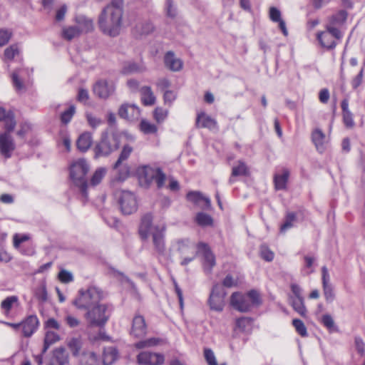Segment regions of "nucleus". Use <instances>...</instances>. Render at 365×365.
Here are the masks:
<instances>
[{
	"mask_svg": "<svg viewBox=\"0 0 365 365\" xmlns=\"http://www.w3.org/2000/svg\"><path fill=\"white\" fill-rule=\"evenodd\" d=\"M123 0H112L98 17L99 30L106 36L116 37L123 26Z\"/></svg>",
	"mask_w": 365,
	"mask_h": 365,
	"instance_id": "nucleus-1",
	"label": "nucleus"
},
{
	"mask_svg": "<svg viewBox=\"0 0 365 365\" xmlns=\"http://www.w3.org/2000/svg\"><path fill=\"white\" fill-rule=\"evenodd\" d=\"M262 303L260 295L256 290H250L246 294L236 292L230 296V306L240 312H247L255 306Z\"/></svg>",
	"mask_w": 365,
	"mask_h": 365,
	"instance_id": "nucleus-2",
	"label": "nucleus"
},
{
	"mask_svg": "<svg viewBox=\"0 0 365 365\" xmlns=\"http://www.w3.org/2000/svg\"><path fill=\"white\" fill-rule=\"evenodd\" d=\"M111 314V308L106 304L98 303L89 308L84 314V319L89 327H103Z\"/></svg>",
	"mask_w": 365,
	"mask_h": 365,
	"instance_id": "nucleus-3",
	"label": "nucleus"
},
{
	"mask_svg": "<svg viewBox=\"0 0 365 365\" xmlns=\"http://www.w3.org/2000/svg\"><path fill=\"white\" fill-rule=\"evenodd\" d=\"M89 170V165L84 159H78L70 166V177L72 181L78 186L82 192L86 195L87 181L86 175Z\"/></svg>",
	"mask_w": 365,
	"mask_h": 365,
	"instance_id": "nucleus-4",
	"label": "nucleus"
},
{
	"mask_svg": "<svg viewBox=\"0 0 365 365\" xmlns=\"http://www.w3.org/2000/svg\"><path fill=\"white\" fill-rule=\"evenodd\" d=\"M102 297V294L96 287H90L88 289L79 292L78 296L73 301V304L78 309H86L97 304Z\"/></svg>",
	"mask_w": 365,
	"mask_h": 365,
	"instance_id": "nucleus-5",
	"label": "nucleus"
},
{
	"mask_svg": "<svg viewBox=\"0 0 365 365\" xmlns=\"http://www.w3.org/2000/svg\"><path fill=\"white\" fill-rule=\"evenodd\" d=\"M119 144L117 135L103 134L101 141L94 148L95 158L108 156L118 148Z\"/></svg>",
	"mask_w": 365,
	"mask_h": 365,
	"instance_id": "nucleus-6",
	"label": "nucleus"
},
{
	"mask_svg": "<svg viewBox=\"0 0 365 365\" xmlns=\"http://www.w3.org/2000/svg\"><path fill=\"white\" fill-rule=\"evenodd\" d=\"M341 37V32L331 26H327L325 31L319 32L317 35L321 46L327 50L334 49L337 44V41Z\"/></svg>",
	"mask_w": 365,
	"mask_h": 365,
	"instance_id": "nucleus-7",
	"label": "nucleus"
},
{
	"mask_svg": "<svg viewBox=\"0 0 365 365\" xmlns=\"http://www.w3.org/2000/svg\"><path fill=\"white\" fill-rule=\"evenodd\" d=\"M176 249L180 254L181 265L185 266L192 262L196 257L197 245H195L188 240H178L175 244Z\"/></svg>",
	"mask_w": 365,
	"mask_h": 365,
	"instance_id": "nucleus-8",
	"label": "nucleus"
},
{
	"mask_svg": "<svg viewBox=\"0 0 365 365\" xmlns=\"http://www.w3.org/2000/svg\"><path fill=\"white\" fill-rule=\"evenodd\" d=\"M121 212L124 215H131L138 210V200L132 192L121 190L116 193Z\"/></svg>",
	"mask_w": 365,
	"mask_h": 365,
	"instance_id": "nucleus-9",
	"label": "nucleus"
},
{
	"mask_svg": "<svg viewBox=\"0 0 365 365\" xmlns=\"http://www.w3.org/2000/svg\"><path fill=\"white\" fill-rule=\"evenodd\" d=\"M225 296L226 293L223 289L218 284H215L207 301L210 309L221 312L225 305Z\"/></svg>",
	"mask_w": 365,
	"mask_h": 365,
	"instance_id": "nucleus-10",
	"label": "nucleus"
},
{
	"mask_svg": "<svg viewBox=\"0 0 365 365\" xmlns=\"http://www.w3.org/2000/svg\"><path fill=\"white\" fill-rule=\"evenodd\" d=\"M197 250L203 255L204 260L202 265L205 272L210 273L216 264L215 255L210 251L207 244L204 242H199L197 244Z\"/></svg>",
	"mask_w": 365,
	"mask_h": 365,
	"instance_id": "nucleus-11",
	"label": "nucleus"
},
{
	"mask_svg": "<svg viewBox=\"0 0 365 365\" xmlns=\"http://www.w3.org/2000/svg\"><path fill=\"white\" fill-rule=\"evenodd\" d=\"M10 132L6 130L0 133V153L6 158H10L15 150V143Z\"/></svg>",
	"mask_w": 365,
	"mask_h": 365,
	"instance_id": "nucleus-12",
	"label": "nucleus"
},
{
	"mask_svg": "<svg viewBox=\"0 0 365 365\" xmlns=\"http://www.w3.org/2000/svg\"><path fill=\"white\" fill-rule=\"evenodd\" d=\"M115 91V86L112 81L100 80L93 86V93L98 98L106 99Z\"/></svg>",
	"mask_w": 365,
	"mask_h": 365,
	"instance_id": "nucleus-13",
	"label": "nucleus"
},
{
	"mask_svg": "<svg viewBox=\"0 0 365 365\" xmlns=\"http://www.w3.org/2000/svg\"><path fill=\"white\" fill-rule=\"evenodd\" d=\"M165 232V225H162L155 226L153 230H152V233H150L155 250L159 255H163L165 250L164 242Z\"/></svg>",
	"mask_w": 365,
	"mask_h": 365,
	"instance_id": "nucleus-14",
	"label": "nucleus"
},
{
	"mask_svg": "<svg viewBox=\"0 0 365 365\" xmlns=\"http://www.w3.org/2000/svg\"><path fill=\"white\" fill-rule=\"evenodd\" d=\"M137 359L140 365H161L164 363L165 357L159 353L143 351L138 355Z\"/></svg>",
	"mask_w": 365,
	"mask_h": 365,
	"instance_id": "nucleus-15",
	"label": "nucleus"
},
{
	"mask_svg": "<svg viewBox=\"0 0 365 365\" xmlns=\"http://www.w3.org/2000/svg\"><path fill=\"white\" fill-rule=\"evenodd\" d=\"M118 115L120 118L132 122L138 120L140 110L134 104H123L118 110Z\"/></svg>",
	"mask_w": 365,
	"mask_h": 365,
	"instance_id": "nucleus-16",
	"label": "nucleus"
},
{
	"mask_svg": "<svg viewBox=\"0 0 365 365\" xmlns=\"http://www.w3.org/2000/svg\"><path fill=\"white\" fill-rule=\"evenodd\" d=\"M147 326L145 318L139 314L135 315L132 321L130 334L136 338L143 337L146 334Z\"/></svg>",
	"mask_w": 365,
	"mask_h": 365,
	"instance_id": "nucleus-17",
	"label": "nucleus"
},
{
	"mask_svg": "<svg viewBox=\"0 0 365 365\" xmlns=\"http://www.w3.org/2000/svg\"><path fill=\"white\" fill-rule=\"evenodd\" d=\"M322 287L324 297L328 302H331L334 299V293L331 284H330V276L327 268L324 266L322 268Z\"/></svg>",
	"mask_w": 365,
	"mask_h": 365,
	"instance_id": "nucleus-18",
	"label": "nucleus"
},
{
	"mask_svg": "<svg viewBox=\"0 0 365 365\" xmlns=\"http://www.w3.org/2000/svg\"><path fill=\"white\" fill-rule=\"evenodd\" d=\"M39 321L36 315H30L21 322L24 336L30 337L38 329Z\"/></svg>",
	"mask_w": 365,
	"mask_h": 365,
	"instance_id": "nucleus-19",
	"label": "nucleus"
},
{
	"mask_svg": "<svg viewBox=\"0 0 365 365\" xmlns=\"http://www.w3.org/2000/svg\"><path fill=\"white\" fill-rule=\"evenodd\" d=\"M159 173V168H154L150 165H142L138 168L137 174L141 180L150 184L154 180L155 176Z\"/></svg>",
	"mask_w": 365,
	"mask_h": 365,
	"instance_id": "nucleus-20",
	"label": "nucleus"
},
{
	"mask_svg": "<svg viewBox=\"0 0 365 365\" xmlns=\"http://www.w3.org/2000/svg\"><path fill=\"white\" fill-rule=\"evenodd\" d=\"M147 71V67L143 61L125 62L121 68V73L125 75H130L133 73H142Z\"/></svg>",
	"mask_w": 365,
	"mask_h": 365,
	"instance_id": "nucleus-21",
	"label": "nucleus"
},
{
	"mask_svg": "<svg viewBox=\"0 0 365 365\" xmlns=\"http://www.w3.org/2000/svg\"><path fill=\"white\" fill-rule=\"evenodd\" d=\"M74 21L76 24V26L78 27L81 34L89 33L94 30L93 20L85 15H77Z\"/></svg>",
	"mask_w": 365,
	"mask_h": 365,
	"instance_id": "nucleus-22",
	"label": "nucleus"
},
{
	"mask_svg": "<svg viewBox=\"0 0 365 365\" xmlns=\"http://www.w3.org/2000/svg\"><path fill=\"white\" fill-rule=\"evenodd\" d=\"M196 125L198 128H205L209 130L217 128V121L204 112H201L197 114Z\"/></svg>",
	"mask_w": 365,
	"mask_h": 365,
	"instance_id": "nucleus-23",
	"label": "nucleus"
},
{
	"mask_svg": "<svg viewBox=\"0 0 365 365\" xmlns=\"http://www.w3.org/2000/svg\"><path fill=\"white\" fill-rule=\"evenodd\" d=\"M164 63L165 66L172 71H179L182 68V61L176 57L172 51H168L164 57Z\"/></svg>",
	"mask_w": 365,
	"mask_h": 365,
	"instance_id": "nucleus-24",
	"label": "nucleus"
},
{
	"mask_svg": "<svg viewBox=\"0 0 365 365\" xmlns=\"http://www.w3.org/2000/svg\"><path fill=\"white\" fill-rule=\"evenodd\" d=\"M19 306V297L16 295H11L6 297L4 300L1 301L0 304V308L2 313L8 317L11 311L13 308L17 307Z\"/></svg>",
	"mask_w": 365,
	"mask_h": 365,
	"instance_id": "nucleus-25",
	"label": "nucleus"
},
{
	"mask_svg": "<svg viewBox=\"0 0 365 365\" xmlns=\"http://www.w3.org/2000/svg\"><path fill=\"white\" fill-rule=\"evenodd\" d=\"M68 362V355L63 347H58L53 350V355L48 365H66Z\"/></svg>",
	"mask_w": 365,
	"mask_h": 365,
	"instance_id": "nucleus-26",
	"label": "nucleus"
},
{
	"mask_svg": "<svg viewBox=\"0 0 365 365\" xmlns=\"http://www.w3.org/2000/svg\"><path fill=\"white\" fill-rule=\"evenodd\" d=\"M187 199L201 207H206L209 208L211 205L210 200L209 197H205L200 192H190L187 194Z\"/></svg>",
	"mask_w": 365,
	"mask_h": 365,
	"instance_id": "nucleus-27",
	"label": "nucleus"
},
{
	"mask_svg": "<svg viewBox=\"0 0 365 365\" xmlns=\"http://www.w3.org/2000/svg\"><path fill=\"white\" fill-rule=\"evenodd\" d=\"M0 120L4 122V127L7 131H12L16 126L14 113L0 107Z\"/></svg>",
	"mask_w": 365,
	"mask_h": 365,
	"instance_id": "nucleus-28",
	"label": "nucleus"
},
{
	"mask_svg": "<svg viewBox=\"0 0 365 365\" xmlns=\"http://www.w3.org/2000/svg\"><path fill=\"white\" fill-rule=\"evenodd\" d=\"M269 16L272 21L279 24V27L282 32L287 36L288 35V31L284 21L281 18L280 11L277 8L272 6L269 8Z\"/></svg>",
	"mask_w": 365,
	"mask_h": 365,
	"instance_id": "nucleus-29",
	"label": "nucleus"
},
{
	"mask_svg": "<svg viewBox=\"0 0 365 365\" xmlns=\"http://www.w3.org/2000/svg\"><path fill=\"white\" fill-rule=\"evenodd\" d=\"M312 140L319 153L325 150L326 137L320 129H315L312 133Z\"/></svg>",
	"mask_w": 365,
	"mask_h": 365,
	"instance_id": "nucleus-30",
	"label": "nucleus"
},
{
	"mask_svg": "<svg viewBox=\"0 0 365 365\" xmlns=\"http://www.w3.org/2000/svg\"><path fill=\"white\" fill-rule=\"evenodd\" d=\"M249 175V168L243 161H238L236 165L232 169L231 177L229 180L230 183L234 182V178L238 176H247Z\"/></svg>",
	"mask_w": 365,
	"mask_h": 365,
	"instance_id": "nucleus-31",
	"label": "nucleus"
},
{
	"mask_svg": "<svg viewBox=\"0 0 365 365\" xmlns=\"http://www.w3.org/2000/svg\"><path fill=\"white\" fill-rule=\"evenodd\" d=\"M289 303L293 309L303 317H307V310L304 305V298H294L290 296L289 297Z\"/></svg>",
	"mask_w": 365,
	"mask_h": 365,
	"instance_id": "nucleus-32",
	"label": "nucleus"
},
{
	"mask_svg": "<svg viewBox=\"0 0 365 365\" xmlns=\"http://www.w3.org/2000/svg\"><path fill=\"white\" fill-rule=\"evenodd\" d=\"M78 357L81 365L98 364V357L93 351H84Z\"/></svg>",
	"mask_w": 365,
	"mask_h": 365,
	"instance_id": "nucleus-33",
	"label": "nucleus"
},
{
	"mask_svg": "<svg viewBox=\"0 0 365 365\" xmlns=\"http://www.w3.org/2000/svg\"><path fill=\"white\" fill-rule=\"evenodd\" d=\"M93 142L92 135L88 132L82 133L77 140V148L82 152L89 149Z\"/></svg>",
	"mask_w": 365,
	"mask_h": 365,
	"instance_id": "nucleus-34",
	"label": "nucleus"
},
{
	"mask_svg": "<svg viewBox=\"0 0 365 365\" xmlns=\"http://www.w3.org/2000/svg\"><path fill=\"white\" fill-rule=\"evenodd\" d=\"M118 351L114 346H108L104 349L103 361L105 365H110L117 360Z\"/></svg>",
	"mask_w": 365,
	"mask_h": 365,
	"instance_id": "nucleus-35",
	"label": "nucleus"
},
{
	"mask_svg": "<svg viewBox=\"0 0 365 365\" xmlns=\"http://www.w3.org/2000/svg\"><path fill=\"white\" fill-rule=\"evenodd\" d=\"M141 101L145 106H152L155 103V96L150 86L140 88Z\"/></svg>",
	"mask_w": 365,
	"mask_h": 365,
	"instance_id": "nucleus-36",
	"label": "nucleus"
},
{
	"mask_svg": "<svg viewBox=\"0 0 365 365\" xmlns=\"http://www.w3.org/2000/svg\"><path fill=\"white\" fill-rule=\"evenodd\" d=\"M289 177V172L286 169L283 170L282 173L276 174L274 178L275 188L277 190L285 189Z\"/></svg>",
	"mask_w": 365,
	"mask_h": 365,
	"instance_id": "nucleus-37",
	"label": "nucleus"
},
{
	"mask_svg": "<svg viewBox=\"0 0 365 365\" xmlns=\"http://www.w3.org/2000/svg\"><path fill=\"white\" fill-rule=\"evenodd\" d=\"M60 339L61 337L56 332L49 330L46 331L42 352L45 353L52 344L58 342Z\"/></svg>",
	"mask_w": 365,
	"mask_h": 365,
	"instance_id": "nucleus-38",
	"label": "nucleus"
},
{
	"mask_svg": "<svg viewBox=\"0 0 365 365\" xmlns=\"http://www.w3.org/2000/svg\"><path fill=\"white\" fill-rule=\"evenodd\" d=\"M152 217L150 215L144 216L142 219L141 225L140 227V233L143 237H147V233H152L155 227L151 226Z\"/></svg>",
	"mask_w": 365,
	"mask_h": 365,
	"instance_id": "nucleus-39",
	"label": "nucleus"
},
{
	"mask_svg": "<svg viewBox=\"0 0 365 365\" xmlns=\"http://www.w3.org/2000/svg\"><path fill=\"white\" fill-rule=\"evenodd\" d=\"M140 130L144 134H155L158 132V127L151 122L142 119L139 125Z\"/></svg>",
	"mask_w": 365,
	"mask_h": 365,
	"instance_id": "nucleus-40",
	"label": "nucleus"
},
{
	"mask_svg": "<svg viewBox=\"0 0 365 365\" xmlns=\"http://www.w3.org/2000/svg\"><path fill=\"white\" fill-rule=\"evenodd\" d=\"M34 295L36 298L44 302L48 299V292L46 289V284L45 282H41L34 289Z\"/></svg>",
	"mask_w": 365,
	"mask_h": 365,
	"instance_id": "nucleus-41",
	"label": "nucleus"
},
{
	"mask_svg": "<svg viewBox=\"0 0 365 365\" xmlns=\"http://www.w3.org/2000/svg\"><path fill=\"white\" fill-rule=\"evenodd\" d=\"M68 347L74 356H79L82 347V341L78 338H72L67 343Z\"/></svg>",
	"mask_w": 365,
	"mask_h": 365,
	"instance_id": "nucleus-42",
	"label": "nucleus"
},
{
	"mask_svg": "<svg viewBox=\"0 0 365 365\" xmlns=\"http://www.w3.org/2000/svg\"><path fill=\"white\" fill-rule=\"evenodd\" d=\"M107 173L105 168H98L96 170L91 179V185L96 186L101 183Z\"/></svg>",
	"mask_w": 365,
	"mask_h": 365,
	"instance_id": "nucleus-43",
	"label": "nucleus"
},
{
	"mask_svg": "<svg viewBox=\"0 0 365 365\" xmlns=\"http://www.w3.org/2000/svg\"><path fill=\"white\" fill-rule=\"evenodd\" d=\"M346 11L344 10H341L331 17L330 24L329 26L334 27V26L341 25L346 21Z\"/></svg>",
	"mask_w": 365,
	"mask_h": 365,
	"instance_id": "nucleus-44",
	"label": "nucleus"
},
{
	"mask_svg": "<svg viewBox=\"0 0 365 365\" xmlns=\"http://www.w3.org/2000/svg\"><path fill=\"white\" fill-rule=\"evenodd\" d=\"M62 33L63 37L68 41L78 36L81 34L76 26L64 28Z\"/></svg>",
	"mask_w": 365,
	"mask_h": 365,
	"instance_id": "nucleus-45",
	"label": "nucleus"
},
{
	"mask_svg": "<svg viewBox=\"0 0 365 365\" xmlns=\"http://www.w3.org/2000/svg\"><path fill=\"white\" fill-rule=\"evenodd\" d=\"M133 147L130 146V145H125L123 147V149L120 152V156L118 159V160L116 161V163H115L114 165V168L116 169L118 168V166L120 165V164L127 160L128 158V157L130 156V155L131 154V153L133 152Z\"/></svg>",
	"mask_w": 365,
	"mask_h": 365,
	"instance_id": "nucleus-46",
	"label": "nucleus"
},
{
	"mask_svg": "<svg viewBox=\"0 0 365 365\" xmlns=\"http://www.w3.org/2000/svg\"><path fill=\"white\" fill-rule=\"evenodd\" d=\"M196 222L202 227L210 226L212 225L213 220L212 217L204 212H199L195 217Z\"/></svg>",
	"mask_w": 365,
	"mask_h": 365,
	"instance_id": "nucleus-47",
	"label": "nucleus"
},
{
	"mask_svg": "<svg viewBox=\"0 0 365 365\" xmlns=\"http://www.w3.org/2000/svg\"><path fill=\"white\" fill-rule=\"evenodd\" d=\"M296 221V216L294 213H288L286 216L284 222L281 225L280 232H285L287 230L292 228L294 226V223Z\"/></svg>",
	"mask_w": 365,
	"mask_h": 365,
	"instance_id": "nucleus-48",
	"label": "nucleus"
},
{
	"mask_svg": "<svg viewBox=\"0 0 365 365\" xmlns=\"http://www.w3.org/2000/svg\"><path fill=\"white\" fill-rule=\"evenodd\" d=\"M168 115V110L157 107L153 111V117L157 123H163Z\"/></svg>",
	"mask_w": 365,
	"mask_h": 365,
	"instance_id": "nucleus-49",
	"label": "nucleus"
},
{
	"mask_svg": "<svg viewBox=\"0 0 365 365\" xmlns=\"http://www.w3.org/2000/svg\"><path fill=\"white\" fill-rule=\"evenodd\" d=\"M292 325L301 336L305 337L308 335L307 328L302 320L294 319L292 320Z\"/></svg>",
	"mask_w": 365,
	"mask_h": 365,
	"instance_id": "nucleus-50",
	"label": "nucleus"
},
{
	"mask_svg": "<svg viewBox=\"0 0 365 365\" xmlns=\"http://www.w3.org/2000/svg\"><path fill=\"white\" fill-rule=\"evenodd\" d=\"M19 53V48L16 45H11L6 48L4 53V61H11Z\"/></svg>",
	"mask_w": 365,
	"mask_h": 365,
	"instance_id": "nucleus-51",
	"label": "nucleus"
},
{
	"mask_svg": "<svg viewBox=\"0 0 365 365\" xmlns=\"http://www.w3.org/2000/svg\"><path fill=\"white\" fill-rule=\"evenodd\" d=\"M76 112V108L73 105L69 106V108L65 110L61 115V120L63 123H68L73 118Z\"/></svg>",
	"mask_w": 365,
	"mask_h": 365,
	"instance_id": "nucleus-52",
	"label": "nucleus"
},
{
	"mask_svg": "<svg viewBox=\"0 0 365 365\" xmlns=\"http://www.w3.org/2000/svg\"><path fill=\"white\" fill-rule=\"evenodd\" d=\"M20 72L21 70L19 69L14 71L11 74L13 85L17 91H21L24 88L23 81L19 76Z\"/></svg>",
	"mask_w": 365,
	"mask_h": 365,
	"instance_id": "nucleus-53",
	"label": "nucleus"
},
{
	"mask_svg": "<svg viewBox=\"0 0 365 365\" xmlns=\"http://www.w3.org/2000/svg\"><path fill=\"white\" fill-rule=\"evenodd\" d=\"M64 321L66 323V324L70 328H72V329L78 327L81 324V322L78 318H77L76 317H75L71 314H68L65 317Z\"/></svg>",
	"mask_w": 365,
	"mask_h": 365,
	"instance_id": "nucleus-54",
	"label": "nucleus"
},
{
	"mask_svg": "<svg viewBox=\"0 0 365 365\" xmlns=\"http://www.w3.org/2000/svg\"><path fill=\"white\" fill-rule=\"evenodd\" d=\"M354 346L359 354L361 356L365 354V343L361 336L354 337Z\"/></svg>",
	"mask_w": 365,
	"mask_h": 365,
	"instance_id": "nucleus-55",
	"label": "nucleus"
},
{
	"mask_svg": "<svg viewBox=\"0 0 365 365\" xmlns=\"http://www.w3.org/2000/svg\"><path fill=\"white\" fill-rule=\"evenodd\" d=\"M204 356L208 365H218L215 354L212 349L208 348L205 349Z\"/></svg>",
	"mask_w": 365,
	"mask_h": 365,
	"instance_id": "nucleus-56",
	"label": "nucleus"
},
{
	"mask_svg": "<svg viewBox=\"0 0 365 365\" xmlns=\"http://www.w3.org/2000/svg\"><path fill=\"white\" fill-rule=\"evenodd\" d=\"M260 256L264 260L271 262L273 260L274 255L267 246L262 245L260 247Z\"/></svg>",
	"mask_w": 365,
	"mask_h": 365,
	"instance_id": "nucleus-57",
	"label": "nucleus"
},
{
	"mask_svg": "<svg viewBox=\"0 0 365 365\" xmlns=\"http://www.w3.org/2000/svg\"><path fill=\"white\" fill-rule=\"evenodd\" d=\"M86 118H87L89 125L91 127H92L93 128H96L98 127L103 123V120L101 118L93 115L91 113H88L86 115Z\"/></svg>",
	"mask_w": 365,
	"mask_h": 365,
	"instance_id": "nucleus-58",
	"label": "nucleus"
},
{
	"mask_svg": "<svg viewBox=\"0 0 365 365\" xmlns=\"http://www.w3.org/2000/svg\"><path fill=\"white\" fill-rule=\"evenodd\" d=\"M159 340L156 338H150L145 341H140L136 344V346L139 349L144 347H150L158 344Z\"/></svg>",
	"mask_w": 365,
	"mask_h": 365,
	"instance_id": "nucleus-59",
	"label": "nucleus"
},
{
	"mask_svg": "<svg viewBox=\"0 0 365 365\" xmlns=\"http://www.w3.org/2000/svg\"><path fill=\"white\" fill-rule=\"evenodd\" d=\"M58 279L63 283H68L73 280L72 274L64 269L59 272Z\"/></svg>",
	"mask_w": 365,
	"mask_h": 365,
	"instance_id": "nucleus-60",
	"label": "nucleus"
},
{
	"mask_svg": "<svg viewBox=\"0 0 365 365\" xmlns=\"http://www.w3.org/2000/svg\"><path fill=\"white\" fill-rule=\"evenodd\" d=\"M11 37V33L8 30H0V47L6 45Z\"/></svg>",
	"mask_w": 365,
	"mask_h": 365,
	"instance_id": "nucleus-61",
	"label": "nucleus"
},
{
	"mask_svg": "<svg viewBox=\"0 0 365 365\" xmlns=\"http://www.w3.org/2000/svg\"><path fill=\"white\" fill-rule=\"evenodd\" d=\"M154 180L155 181L158 188H161L165 185L166 175L163 173L160 168H159V173H158L156 176H155Z\"/></svg>",
	"mask_w": 365,
	"mask_h": 365,
	"instance_id": "nucleus-62",
	"label": "nucleus"
},
{
	"mask_svg": "<svg viewBox=\"0 0 365 365\" xmlns=\"http://www.w3.org/2000/svg\"><path fill=\"white\" fill-rule=\"evenodd\" d=\"M176 98V94L174 91L167 90L164 92L163 99L165 104L171 105Z\"/></svg>",
	"mask_w": 365,
	"mask_h": 365,
	"instance_id": "nucleus-63",
	"label": "nucleus"
},
{
	"mask_svg": "<svg viewBox=\"0 0 365 365\" xmlns=\"http://www.w3.org/2000/svg\"><path fill=\"white\" fill-rule=\"evenodd\" d=\"M322 323L329 329H331L334 327V322L333 318L329 314H324L322 317Z\"/></svg>",
	"mask_w": 365,
	"mask_h": 365,
	"instance_id": "nucleus-64",
	"label": "nucleus"
}]
</instances>
